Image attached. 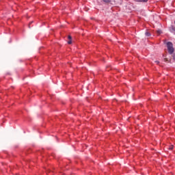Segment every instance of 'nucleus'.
Here are the masks:
<instances>
[{
	"label": "nucleus",
	"instance_id": "obj_1",
	"mask_svg": "<svg viewBox=\"0 0 175 175\" xmlns=\"http://www.w3.org/2000/svg\"><path fill=\"white\" fill-rule=\"evenodd\" d=\"M167 47L169 54H173V53H174V48H173V43H172V42L167 43Z\"/></svg>",
	"mask_w": 175,
	"mask_h": 175
},
{
	"label": "nucleus",
	"instance_id": "obj_2",
	"mask_svg": "<svg viewBox=\"0 0 175 175\" xmlns=\"http://www.w3.org/2000/svg\"><path fill=\"white\" fill-rule=\"evenodd\" d=\"M118 2H121V0H114V1H112L111 4L112 5H118Z\"/></svg>",
	"mask_w": 175,
	"mask_h": 175
},
{
	"label": "nucleus",
	"instance_id": "obj_3",
	"mask_svg": "<svg viewBox=\"0 0 175 175\" xmlns=\"http://www.w3.org/2000/svg\"><path fill=\"white\" fill-rule=\"evenodd\" d=\"M135 2H147L148 0H134Z\"/></svg>",
	"mask_w": 175,
	"mask_h": 175
},
{
	"label": "nucleus",
	"instance_id": "obj_4",
	"mask_svg": "<svg viewBox=\"0 0 175 175\" xmlns=\"http://www.w3.org/2000/svg\"><path fill=\"white\" fill-rule=\"evenodd\" d=\"M145 35H146V36H151V33H150V32H148V31H146L145 33Z\"/></svg>",
	"mask_w": 175,
	"mask_h": 175
},
{
	"label": "nucleus",
	"instance_id": "obj_5",
	"mask_svg": "<svg viewBox=\"0 0 175 175\" xmlns=\"http://www.w3.org/2000/svg\"><path fill=\"white\" fill-rule=\"evenodd\" d=\"M103 2H105V3H109L110 2V0H103Z\"/></svg>",
	"mask_w": 175,
	"mask_h": 175
},
{
	"label": "nucleus",
	"instance_id": "obj_6",
	"mask_svg": "<svg viewBox=\"0 0 175 175\" xmlns=\"http://www.w3.org/2000/svg\"><path fill=\"white\" fill-rule=\"evenodd\" d=\"M157 33H158L159 35H161V33H162V31H161V30H157Z\"/></svg>",
	"mask_w": 175,
	"mask_h": 175
},
{
	"label": "nucleus",
	"instance_id": "obj_7",
	"mask_svg": "<svg viewBox=\"0 0 175 175\" xmlns=\"http://www.w3.org/2000/svg\"><path fill=\"white\" fill-rule=\"evenodd\" d=\"M68 44H72V40H69V41L68 42Z\"/></svg>",
	"mask_w": 175,
	"mask_h": 175
},
{
	"label": "nucleus",
	"instance_id": "obj_8",
	"mask_svg": "<svg viewBox=\"0 0 175 175\" xmlns=\"http://www.w3.org/2000/svg\"><path fill=\"white\" fill-rule=\"evenodd\" d=\"M169 150H173V145L169 147Z\"/></svg>",
	"mask_w": 175,
	"mask_h": 175
},
{
	"label": "nucleus",
	"instance_id": "obj_9",
	"mask_svg": "<svg viewBox=\"0 0 175 175\" xmlns=\"http://www.w3.org/2000/svg\"><path fill=\"white\" fill-rule=\"evenodd\" d=\"M68 39H69V40H72V36H68Z\"/></svg>",
	"mask_w": 175,
	"mask_h": 175
},
{
	"label": "nucleus",
	"instance_id": "obj_10",
	"mask_svg": "<svg viewBox=\"0 0 175 175\" xmlns=\"http://www.w3.org/2000/svg\"><path fill=\"white\" fill-rule=\"evenodd\" d=\"M172 57H173V59H175V54H174V55H172Z\"/></svg>",
	"mask_w": 175,
	"mask_h": 175
},
{
	"label": "nucleus",
	"instance_id": "obj_11",
	"mask_svg": "<svg viewBox=\"0 0 175 175\" xmlns=\"http://www.w3.org/2000/svg\"><path fill=\"white\" fill-rule=\"evenodd\" d=\"M155 63L158 64H159V61H155Z\"/></svg>",
	"mask_w": 175,
	"mask_h": 175
},
{
	"label": "nucleus",
	"instance_id": "obj_12",
	"mask_svg": "<svg viewBox=\"0 0 175 175\" xmlns=\"http://www.w3.org/2000/svg\"><path fill=\"white\" fill-rule=\"evenodd\" d=\"M172 31H175V27H172Z\"/></svg>",
	"mask_w": 175,
	"mask_h": 175
}]
</instances>
